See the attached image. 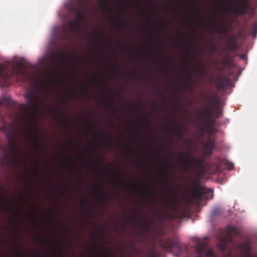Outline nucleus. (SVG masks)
I'll use <instances>...</instances> for the list:
<instances>
[{"mask_svg":"<svg viewBox=\"0 0 257 257\" xmlns=\"http://www.w3.org/2000/svg\"><path fill=\"white\" fill-rule=\"evenodd\" d=\"M198 71L201 74H205L206 73V67L200 63L198 67Z\"/></svg>","mask_w":257,"mask_h":257,"instance_id":"obj_22","label":"nucleus"},{"mask_svg":"<svg viewBox=\"0 0 257 257\" xmlns=\"http://www.w3.org/2000/svg\"><path fill=\"white\" fill-rule=\"evenodd\" d=\"M119 99H120V100L121 101L122 100V97H121V96H120V97H119Z\"/></svg>","mask_w":257,"mask_h":257,"instance_id":"obj_63","label":"nucleus"},{"mask_svg":"<svg viewBox=\"0 0 257 257\" xmlns=\"http://www.w3.org/2000/svg\"><path fill=\"white\" fill-rule=\"evenodd\" d=\"M204 148L206 152V154L210 155L215 146L214 139L209 138L204 143Z\"/></svg>","mask_w":257,"mask_h":257,"instance_id":"obj_14","label":"nucleus"},{"mask_svg":"<svg viewBox=\"0 0 257 257\" xmlns=\"http://www.w3.org/2000/svg\"><path fill=\"white\" fill-rule=\"evenodd\" d=\"M99 231H100L101 232H103L102 229H99Z\"/></svg>","mask_w":257,"mask_h":257,"instance_id":"obj_59","label":"nucleus"},{"mask_svg":"<svg viewBox=\"0 0 257 257\" xmlns=\"http://www.w3.org/2000/svg\"><path fill=\"white\" fill-rule=\"evenodd\" d=\"M238 247L242 251L248 254L250 252V242L246 240L245 242L240 243Z\"/></svg>","mask_w":257,"mask_h":257,"instance_id":"obj_17","label":"nucleus"},{"mask_svg":"<svg viewBox=\"0 0 257 257\" xmlns=\"http://www.w3.org/2000/svg\"><path fill=\"white\" fill-rule=\"evenodd\" d=\"M128 188V185L127 184H125L123 187L124 190H126Z\"/></svg>","mask_w":257,"mask_h":257,"instance_id":"obj_41","label":"nucleus"},{"mask_svg":"<svg viewBox=\"0 0 257 257\" xmlns=\"http://www.w3.org/2000/svg\"><path fill=\"white\" fill-rule=\"evenodd\" d=\"M15 217H17V218H19V215H18V214H15Z\"/></svg>","mask_w":257,"mask_h":257,"instance_id":"obj_50","label":"nucleus"},{"mask_svg":"<svg viewBox=\"0 0 257 257\" xmlns=\"http://www.w3.org/2000/svg\"><path fill=\"white\" fill-rule=\"evenodd\" d=\"M76 16L74 21H71L67 23V25L71 31L77 32L80 28L81 23L84 20L86 14L81 10H77Z\"/></svg>","mask_w":257,"mask_h":257,"instance_id":"obj_9","label":"nucleus"},{"mask_svg":"<svg viewBox=\"0 0 257 257\" xmlns=\"http://www.w3.org/2000/svg\"><path fill=\"white\" fill-rule=\"evenodd\" d=\"M99 2L101 4L103 5H105L106 4L105 0H99Z\"/></svg>","mask_w":257,"mask_h":257,"instance_id":"obj_35","label":"nucleus"},{"mask_svg":"<svg viewBox=\"0 0 257 257\" xmlns=\"http://www.w3.org/2000/svg\"><path fill=\"white\" fill-rule=\"evenodd\" d=\"M236 41L235 38L234 36L231 37L228 41V44H233V41Z\"/></svg>","mask_w":257,"mask_h":257,"instance_id":"obj_29","label":"nucleus"},{"mask_svg":"<svg viewBox=\"0 0 257 257\" xmlns=\"http://www.w3.org/2000/svg\"><path fill=\"white\" fill-rule=\"evenodd\" d=\"M134 218L135 219L137 218V217H138V215L137 214H134Z\"/></svg>","mask_w":257,"mask_h":257,"instance_id":"obj_47","label":"nucleus"},{"mask_svg":"<svg viewBox=\"0 0 257 257\" xmlns=\"http://www.w3.org/2000/svg\"><path fill=\"white\" fill-rule=\"evenodd\" d=\"M106 141L109 145H111L112 144V141L109 138H107Z\"/></svg>","mask_w":257,"mask_h":257,"instance_id":"obj_32","label":"nucleus"},{"mask_svg":"<svg viewBox=\"0 0 257 257\" xmlns=\"http://www.w3.org/2000/svg\"><path fill=\"white\" fill-rule=\"evenodd\" d=\"M12 159L9 149L5 146H0V170H4L8 166Z\"/></svg>","mask_w":257,"mask_h":257,"instance_id":"obj_10","label":"nucleus"},{"mask_svg":"<svg viewBox=\"0 0 257 257\" xmlns=\"http://www.w3.org/2000/svg\"><path fill=\"white\" fill-rule=\"evenodd\" d=\"M251 29L252 35L254 37H255L257 34V22L252 24Z\"/></svg>","mask_w":257,"mask_h":257,"instance_id":"obj_20","label":"nucleus"},{"mask_svg":"<svg viewBox=\"0 0 257 257\" xmlns=\"http://www.w3.org/2000/svg\"><path fill=\"white\" fill-rule=\"evenodd\" d=\"M82 88L83 90H84L85 91H87L88 90L87 88H85L84 87H82Z\"/></svg>","mask_w":257,"mask_h":257,"instance_id":"obj_48","label":"nucleus"},{"mask_svg":"<svg viewBox=\"0 0 257 257\" xmlns=\"http://www.w3.org/2000/svg\"><path fill=\"white\" fill-rule=\"evenodd\" d=\"M210 196L211 197L213 196L211 189L206 188L194 181L193 188L191 189L190 196L186 200L191 204L198 205L201 201L209 199Z\"/></svg>","mask_w":257,"mask_h":257,"instance_id":"obj_4","label":"nucleus"},{"mask_svg":"<svg viewBox=\"0 0 257 257\" xmlns=\"http://www.w3.org/2000/svg\"><path fill=\"white\" fill-rule=\"evenodd\" d=\"M113 69L114 71H115V72L117 71V69L116 66H114L113 68Z\"/></svg>","mask_w":257,"mask_h":257,"instance_id":"obj_44","label":"nucleus"},{"mask_svg":"<svg viewBox=\"0 0 257 257\" xmlns=\"http://www.w3.org/2000/svg\"><path fill=\"white\" fill-rule=\"evenodd\" d=\"M177 197L174 196L171 199L166 198L165 200V202L167 207L176 210L179 208V204L177 201Z\"/></svg>","mask_w":257,"mask_h":257,"instance_id":"obj_15","label":"nucleus"},{"mask_svg":"<svg viewBox=\"0 0 257 257\" xmlns=\"http://www.w3.org/2000/svg\"><path fill=\"white\" fill-rule=\"evenodd\" d=\"M126 219L128 220L129 223L130 222V218L128 217H126Z\"/></svg>","mask_w":257,"mask_h":257,"instance_id":"obj_52","label":"nucleus"},{"mask_svg":"<svg viewBox=\"0 0 257 257\" xmlns=\"http://www.w3.org/2000/svg\"><path fill=\"white\" fill-rule=\"evenodd\" d=\"M217 209H214V210L213 211L214 214L217 212Z\"/></svg>","mask_w":257,"mask_h":257,"instance_id":"obj_49","label":"nucleus"},{"mask_svg":"<svg viewBox=\"0 0 257 257\" xmlns=\"http://www.w3.org/2000/svg\"><path fill=\"white\" fill-rule=\"evenodd\" d=\"M189 143H190V141H187V143H187V144H189Z\"/></svg>","mask_w":257,"mask_h":257,"instance_id":"obj_64","label":"nucleus"},{"mask_svg":"<svg viewBox=\"0 0 257 257\" xmlns=\"http://www.w3.org/2000/svg\"><path fill=\"white\" fill-rule=\"evenodd\" d=\"M204 115L206 117V122H208L210 125L213 124V121L212 120V111L210 109L207 110L204 113Z\"/></svg>","mask_w":257,"mask_h":257,"instance_id":"obj_19","label":"nucleus"},{"mask_svg":"<svg viewBox=\"0 0 257 257\" xmlns=\"http://www.w3.org/2000/svg\"><path fill=\"white\" fill-rule=\"evenodd\" d=\"M160 252L153 250L152 253L148 257H160Z\"/></svg>","mask_w":257,"mask_h":257,"instance_id":"obj_25","label":"nucleus"},{"mask_svg":"<svg viewBox=\"0 0 257 257\" xmlns=\"http://www.w3.org/2000/svg\"><path fill=\"white\" fill-rule=\"evenodd\" d=\"M182 127H181L180 125H179V126H176L175 128H174V131L175 133H176L177 134V135L180 137H181V132L182 131Z\"/></svg>","mask_w":257,"mask_h":257,"instance_id":"obj_24","label":"nucleus"},{"mask_svg":"<svg viewBox=\"0 0 257 257\" xmlns=\"http://www.w3.org/2000/svg\"><path fill=\"white\" fill-rule=\"evenodd\" d=\"M33 135L30 137V143L31 147L35 149H43V143L41 138L38 136V133L33 131Z\"/></svg>","mask_w":257,"mask_h":257,"instance_id":"obj_12","label":"nucleus"},{"mask_svg":"<svg viewBox=\"0 0 257 257\" xmlns=\"http://www.w3.org/2000/svg\"><path fill=\"white\" fill-rule=\"evenodd\" d=\"M137 110H140V108L139 107H138L137 108Z\"/></svg>","mask_w":257,"mask_h":257,"instance_id":"obj_60","label":"nucleus"},{"mask_svg":"<svg viewBox=\"0 0 257 257\" xmlns=\"http://www.w3.org/2000/svg\"><path fill=\"white\" fill-rule=\"evenodd\" d=\"M143 187L146 191L147 195L149 196L152 199L155 200L157 198L156 194L152 191H150L148 188V185L146 183L143 185Z\"/></svg>","mask_w":257,"mask_h":257,"instance_id":"obj_18","label":"nucleus"},{"mask_svg":"<svg viewBox=\"0 0 257 257\" xmlns=\"http://www.w3.org/2000/svg\"><path fill=\"white\" fill-rule=\"evenodd\" d=\"M37 240H38V241H42V238H40V237H38L37 238Z\"/></svg>","mask_w":257,"mask_h":257,"instance_id":"obj_46","label":"nucleus"},{"mask_svg":"<svg viewBox=\"0 0 257 257\" xmlns=\"http://www.w3.org/2000/svg\"><path fill=\"white\" fill-rule=\"evenodd\" d=\"M99 197L103 200H105L106 199V196L104 195V192L101 187L100 188V193L99 194Z\"/></svg>","mask_w":257,"mask_h":257,"instance_id":"obj_26","label":"nucleus"},{"mask_svg":"<svg viewBox=\"0 0 257 257\" xmlns=\"http://www.w3.org/2000/svg\"><path fill=\"white\" fill-rule=\"evenodd\" d=\"M118 26L119 27L121 25H124L125 27H126L128 25V22H124V21L118 19L116 21Z\"/></svg>","mask_w":257,"mask_h":257,"instance_id":"obj_23","label":"nucleus"},{"mask_svg":"<svg viewBox=\"0 0 257 257\" xmlns=\"http://www.w3.org/2000/svg\"><path fill=\"white\" fill-rule=\"evenodd\" d=\"M230 11L235 16L253 15L254 10L249 0H236L229 5Z\"/></svg>","mask_w":257,"mask_h":257,"instance_id":"obj_5","label":"nucleus"},{"mask_svg":"<svg viewBox=\"0 0 257 257\" xmlns=\"http://www.w3.org/2000/svg\"><path fill=\"white\" fill-rule=\"evenodd\" d=\"M25 96L28 101L27 107L29 108H36L45 104L46 96L40 97L35 90L27 89Z\"/></svg>","mask_w":257,"mask_h":257,"instance_id":"obj_8","label":"nucleus"},{"mask_svg":"<svg viewBox=\"0 0 257 257\" xmlns=\"http://www.w3.org/2000/svg\"><path fill=\"white\" fill-rule=\"evenodd\" d=\"M60 251H61V252H62L63 251V249H60Z\"/></svg>","mask_w":257,"mask_h":257,"instance_id":"obj_62","label":"nucleus"},{"mask_svg":"<svg viewBox=\"0 0 257 257\" xmlns=\"http://www.w3.org/2000/svg\"><path fill=\"white\" fill-rule=\"evenodd\" d=\"M157 213L159 214L160 218L163 219L164 218L165 214L166 213V211L165 210H163L162 212H157Z\"/></svg>","mask_w":257,"mask_h":257,"instance_id":"obj_28","label":"nucleus"},{"mask_svg":"<svg viewBox=\"0 0 257 257\" xmlns=\"http://www.w3.org/2000/svg\"><path fill=\"white\" fill-rule=\"evenodd\" d=\"M51 62L53 66L57 65L63 61L64 57L61 55L54 54L50 56Z\"/></svg>","mask_w":257,"mask_h":257,"instance_id":"obj_16","label":"nucleus"},{"mask_svg":"<svg viewBox=\"0 0 257 257\" xmlns=\"http://www.w3.org/2000/svg\"><path fill=\"white\" fill-rule=\"evenodd\" d=\"M94 33L96 34L97 35H100L101 34L100 33L99 31H97L96 30H95V31H94Z\"/></svg>","mask_w":257,"mask_h":257,"instance_id":"obj_40","label":"nucleus"},{"mask_svg":"<svg viewBox=\"0 0 257 257\" xmlns=\"http://www.w3.org/2000/svg\"><path fill=\"white\" fill-rule=\"evenodd\" d=\"M151 227L150 224L149 223H147L146 224V225L144 226V230H147L149 229Z\"/></svg>","mask_w":257,"mask_h":257,"instance_id":"obj_31","label":"nucleus"},{"mask_svg":"<svg viewBox=\"0 0 257 257\" xmlns=\"http://www.w3.org/2000/svg\"><path fill=\"white\" fill-rule=\"evenodd\" d=\"M94 163H96V164H98V162L97 161V160H95L94 161Z\"/></svg>","mask_w":257,"mask_h":257,"instance_id":"obj_53","label":"nucleus"},{"mask_svg":"<svg viewBox=\"0 0 257 257\" xmlns=\"http://www.w3.org/2000/svg\"><path fill=\"white\" fill-rule=\"evenodd\" d=\"M161 247L168 252H174L177 255H180L184 251H187V247L181 244L178 238L172 239H161L160 240Z\"/></svg>","mask_w":257,"mask_h":257,"instance_id":"obj_7","label":"nucleus"},{"mask_svg":"<svg viewBox=\"0 0 257 257\" xmlns=\"http://www.w3.org/2000/svg\"><path fill=\"white\" fill-rule=\"evenodd\" d=\"M147 121H148V123L150 124V120L148 118L147 119Z\"/></svg>","mask_w":257,"mask_h":257,"instance_id":"obj_54","label":"nucleus"},{"mask_svg":"<svg viewBox=\"0 0 257 257\" xmlns=\"http://www.w3.org/2000/svg\"><path fill=\"white\" fill-rule=\"evenodd\" d=\"M180 159L181 165L187 170H189L191 168H194L195 170H201L204 168V159L195 158L189 153H181Z\"/></svg>","mask_w":257,"mask_h":257,"instance_id":"obj_6","label":"nucleus"},{"mask_svg":"<svg viewBox=\"0 0 257 257\" xmlns=\"http://www.w3.org/2000/svg\"><path fill=\"white\" fill-rule=\"evenodd\" d=\"M138 215H139L141 216V217H143L144 216L143 214L141 212H139Z\"/></svg>","mask_w":257,"mask_h":257,"instance_id":"obj_42","label":"nucleus"},{"mask_svg":"<svg viewBox=\"0 0 257 257\" xmlns=\"http://www.w3.org/2000/svg\"><path fill=\"white\" fill-rule=\"evenodd\" d=\"M227 167L228 169L231 170L233 168V164L232 163H228L227 164Z\"/></svg>","mask_w":257,"mask_h":257,"instance_id":"obj_30","label":"nucleus"},{"mask_svg":"<svg viewBox=\"0 0 257 257\" xmlns=\"http://www.w3.org/2000/svg\"><path fill=\"white\" fill-rule=\"evenodd\" d=\"M206 244L199 243L195 246V257H216L211 248L206 249Z\"/></svg>","mask_w":257,"mask_h":257,"instance_id":"obj_11","label":"nucleus"},{"mask_svg":"<svg viewBox=\"0 0 257 257\" xmlns=\"http://www.w3.org/2000/svg\"><path fill=\"white\" fill-rule=\"evenodd\" d=\"M171 63L172 64L174 63V61L172 59L171 60Z\"/></svg>","mask_w":257,"mask_h":257,"instance_id":"obj_61","label":"nucleus"},{"mask_svg":"<svg viewBox=\"0 0 257 257\" xmlns=\"http://www.w3.org/2000/svg\"><path fill=\"white\" fill-rule=\"evenodd\" d=\"M157 158H158V159H160V156H159V155H158V154H157Z\"/></svg>","mask_w":257,"mask_h":257,"instance_id":"obj_56","label":"nucleus"},{"mask_svg":"<svg viewBox=\"0 0 257 257\" xmlns=\"http://www.w3.org/2000/svg\"><path fill=\"white\" fill-rule=\"evenodd\" d=\"M220 111H218V112H217V116L218 117L219 116V115L220 114Z\"/></svg>","mask_w":257,"mask_h":257,"instance_id":"obj_51","label":"nucleus"},{"mask_svg":"<svg viewBox=\"0 0 257 257\" xmlns=\"http://www.w3.org/2000/svg\"><path fill=\"white\" fill-rule=\"evenodd\" d=\"M164 28V26L163 25H158V28L160 30H162Z\"/></svg>","mask_w":257,"mask_h":257,"instance_id":"obj_37","label":"nucleus"},{"mask_svg":"<svg viewBox=\"0 0 257 257\" xmlns=\"http://www.w3.org/2000/svg\"><path fill=\"white\" fill-rule=\"evenodd\" d=\"M6 65L0 63V81H6L9 77H15L19 81H25L28 77L26 67L20 62H15L10 73L7 72Z\"/></svg>","mask_w":257,"mask_h":257,"instance_id":"obj_2","label":"nucleus"},{"mask_svg":"<svg viewBox=\"0 0 257 257\" xmlns=\"http://www.w3.org/2000/svg\"><path fill=\"white\" fill-rule=\"evenodd\" d=\"M214 97H215L216 98V103H219V101L217 98V96H214Z\"/></svg>","mask_w":257,"mask_h":257,"instance_id":"obj_45","label":"nucleus"},{"mask_svg":"<svg viewBox=\"0 0 257 257\" xmlns=\"http://www.w3.org/2000/svg\"><path fill=\"white\" fill-rule=\"evenodd\" d=\"M239 57L242 59H245L246 58V55L245 54H240Z\"/></svg>","mask_w":257,"mask_h":257,"instance_id":"obj_34","label":"nucleus"},{"mask_svg":"<svg viewBox=\"0 0 257 257\" xmlns=\"http://www.w3.org/2000/svg\"><path fill=\"white\" fill-rule=\"evenodd\" d=\"M238 234V231L235 227L228 226L220 231L219 235L217 237L218 239L217 245L223 253L230 251L228 245L234 244L232 237Z\"/></svg>","mask_w":257,"mask_h":257,"instance_id":"obj_3","label":"nucleus"},{"mask_svg":"<svg viewBox=\"0 0 257 257\" xmlns=\"http://www.w3.org/2000/svg\"><path fill=\"white\" fill-rule=\"evenodd\" d=\"M218 31L220 33L226 34L227 32V29L225 27H222V28L219 29Z\"/></svg>","mask_w":257,"mask_h":257,"instance_id":"obj_27","label":"nucleus"},{"mask_svg":"<svg viewBox=\"0 0 257 257\" xmlns=\"http://www.w3.org/2000/svg\"><path fill=\"white\" fill-rule=\"evenodd\" d=\"M67 159L69 161L72 162L71 160L69 158H67Z\"/></svg>","mask_w":257,"mask_h":257,"instance_id":"obj_55","label":"nucleus"},{"mask_svg":"<svg viewBox=\"0 0 257 257\" xmlns=\"http://www.w3.org/2000/svg\"><path fill=\"white\" fill-rule=\"evenodd\" d=\"M81 203H82L83 204H84V200H82V201H81Z\"/></svg>","mask_w":257,"mask_h":257,"instance_id":"obj_58","label":"nucleus"},{"mask_svg":"<svg viewBox=\"0 0 257 257\" xmlns=\"http://www.w3.org/2000/svg\"><path fill=\"white\" fill-rule=\"evenodd\" d=\"M233 44H228L229 49L232 51H235L237 50V41H233Z\"/></svg>","mask_w":257,"mask_h":257,"instance_id":"obj_21","label":"nucleus"},{"mask_svg":"<svg viewBox=\"0 0 257 257\" xmlns=\"http://www.w3.org/2000/svg\"><path fill=\"white\" fill-rule=\"evenodd\" d=\"M104 104L108 106L109 105V102H108V101H105L104 102Z\"/></svg>","mask_w":257,"mask_h":257,"instance_id":"obj_43","label":"nucleus"},{"mask_svg":"<svg viewBox=\"0 0 257 257\" xmlns=\"http://www.w3.org/2000/svg\"><path fill=\"white\" fill-rule=\"evenodd\" d=\"M128 154H132L133 153V150L131 149L130 148H128L126 150Z\"/></svg>","mask_w":257,"mask_h":257,"instance_id":"obj_36","label":"nucleus"},{"mask_svg":"<svg viewBox=\"0 0 257 257\" xmlns=\"http://www.w3.org/2000/svg\"><path fill=\"white\" fill-rule=\"evenodd\" d=\"M5 208L6 210H10V206L7 203H5Z\"/></svg>","mask_w":257,"mask_h":257,"instance_id":"obj_33","label":"nucleus"},{"mask_svg":"<svg viewBox=\"0 0 257 257\" xmlns=\"http://www.w3.org/2000/svg\"><path fill=\"white\" fill-rule=\"evenodd\" d=\"M121 184H122V182H121L120 179H119V181L117 182V185L119 186L121 185Z\"/></svg>","mask_w":257,"mask_h":257,"instance_id":"obj_39","label":"nucleus"},{"mask_svg":"<svg viewBox=\"0 0 257 257\" xmlns=\"http://www.w3.org/2000/svg\"><path fill=\"white\" fill-rule=\"evenodd\" d=\"M16 251H17V254L18 255H20L22 254V251L21 250H19L18 249H17Z\"/></svg>","mask_w":257,"mask_h":257,"instance_id":"obj_38","label":"nucleus"},{"mask_svg":"<svg viewBox=\"0 0 257 257\" xmlns=\"http://www.w3.org/2000/svg\"><path fill=\"white\" fill-rule=\"evenodd\" d=\"M11 98L10 97H5L0 100V106H9L11 104ZM0 122L2 126L0 130L3 132L7 139L9 149H14L17 147V140L18 138V131L14 126L13 123H7L5 116L0 113Z\"/></svg>","mask_w":257,"mask_h":257,"instance_id":"obj_1","label":"nucleus"},{"mask_svg":"<svg viewBox=\"0 0 257 257\" xmlns=\"http://www.w3.org/2000/svg\"><path fill=\"white\" fill-rule=\"evenodd\" d=\"M230 81L229 77L222 75L220 76L216 82V85L219 89H225L230 85Z\"/></svg>","mask_w":257,"mask_h":257,"instance_id":"obj_13","label":"nucleus"},{"mask_svg":"<svg viewBox=\"0 0 257 257\" xmlns=\"http://www.w3.org/2000/svg\"><path fill=\"white\" fill-rule=\"evenodd\" d=\"M55 110L57 111H59V110L58 108H55Z\"/></svg>","mask_w":257,"mask_h":257,"instance_id":"obj_57","label":"nucleus"}]
</instances>
